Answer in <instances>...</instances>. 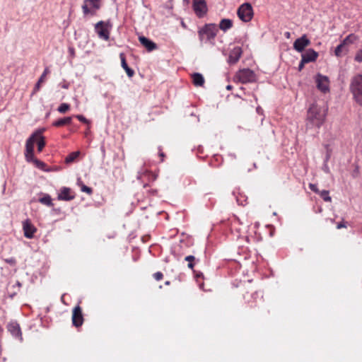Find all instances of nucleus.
I'll list each match as a JSON object with an SVG mask.
<instances>
[{"mask_svg":"<svg viewBox=\"0 0 362 362\" xmlns=\"http://www.w3.org/2000/svg\"><path fill=\"white\" fill-rule=\"evenodd\" d=\"M327 112L325 107L312 104L307 112L306 128L320 129L325 121Z\"/></svg>","mask_w":362,"mask_h":362,"instance_id":"1","label":"nucleus"},{"mask_svg":"<svg viewBox=\"0 0 362 362\" xmlns=\"http://www.w3.org/2000/svg\"><path fill=\"white\" fill-rule=\"evenodd\" d=\"M43 132L44 129H38L32 134L31 136L27 139L25 151V160L33 159L34 144L35 142L37 145V151L39 152L42 151L45 146V137L42 136Z\"/></svg>","mask_w":362,"mask_h":362,"instance_id":"2","label":"nucleus"},{"mask_svg":"<svg viewBox=\"0 0 362 362\" xmlns=\"http://www.w3.org/2000/svg\"><path fill=\"white\" fill-rule=\"evenodd\" d=\"M218 29L214 23H209L199 28L198 30L199 39L202 43L211 42L217 35Z\"/></svg>","mask_w":362,"mask_h":362,"instance_id":"3","label":"nucleus"},{"mask_svg":"<svg viewBox=\"0 0 362 362\" xmlns=\"http://www.w3.org/2000/svg\"><path fill=\"white\" fill-rule=\"evenodd\" d=\"M350 90L354 100L362 105V74H356L352 77L350 83Z\"/></svg>","mask_w":362,"mask_h":362,"instance_id":"4","label":"nucleus"},{"mask_svg":"<svg viewBox=\"0 0 362 362\" xmlns=\"http://www.w3.org/2000/svg\"><path fill=\"white\" fill-rule=\"evenodd\" d=\"M102 0H83L82 11L84 16H94L100 8Z\"/></svg>","mask_w":362,"mask_h":362,"instance_id":"5","label":"nucleus"},{"mask_svg":"<svg viewBox=\"0 0 362 362\" xmlns=\"http://www.w3.org/2000/svg\"><path fill=\"white\" fill-rule=\"evenodd\" d=\"M235 79L242 83H252L255 81L256 75L250 69H243L236 73Z\"/></svg>","mask_w":362,"mask_h":362,"instance_id":"6","label":"nucleus"},{"mask_svg":"<svg viewBox=\"0 0 362 362\" xmlns=\"http://www.w3.org/2000/svg\"><path fill=\"white\" fill-rule=\"evenodd\" d=\"M112 25L109 22L103 21L98 22L95 25V30L100 39L108 40Z\"/></svg>","mask_w":362,"mask_h":362,"instance_id":"7","label":"nucleus"},{"mask_svg":"<svg viewBox=\"0 0 362 362\" xmlns=\"http://www.w3.org/2000/svg\"><path fill=\"white\" fill-rule=\"evenodd\" d=\"M237 14L239 18L243 22H249L253 16V9L250 4L245 3L238 9Z\"/></svg>","mask_w":362,"mask_h":362,"instance_id":"8","label":"nucleus"},{"mask_svg":"<svg viewBox=\"0 0 362 362\" xmlns=\"http://www.w3.org/2000/svg\"><path fill=\"white\" fill-rule=\"evenodd\" d=\"M193 9L198 17H203L207 11L205 0H193Z\"/></svg>","mask_w":362,"mask_h":362,"instance_id":"9","label":"nucleus"},{"mask_svg":"<svg viewBox=\"0 0 362 362\" xmlns=\"http://www.w3.org/2000/svg\"><path fill=\"white\" fill-rule=\"evenodd\" d=\"M310 40L305 35L296 39L293 43V48L298 52H302L304 49L310 45Z\"/></svg>","mask_w":362,"mask_h":362,"instance_id":"10","label":"nucleus"},{"mask_svg":"<svg viewBox=\"0 0 362 362\" xmlns=\"http://www.w3.org/2000/svg\"><path fill=\"white\" fill-rule=\"evenodd\" d=\"M318 57V53L313 49H308L301 55V64L314 62Z\"/></svg>","mask_w":362,"mask_h":362,"instance_id":"11","label":"nucleus"},{"mask_svg":"<svg viewBox=\"0 0 362 362\" xmlns=\"http://www.w3.org/2000/svg\"><path fill=\"white\" fill-rule=\"evenodd\" d=\"M317 87L323 93L329 90V80L328 78L322 75L318 74L316 77Z\"/></svg>","mask_w":362,"mask_h":362,"instance_id":"12","label":"nucleus"},{"mask_svg":"<svg viewBox=\"0 0 362 362\" xmlns=\"http://www.w3.org/2000/svg\"><path fill=\"white\" fill-rule=\"evenodd\" d=\"M83 318L81 309L79 305L76 306L73 310L72 322L76 327H79L83 324Z\"/></svg>","mask_w":362,"mask_h":362,"instance_id":"13","label":"nucleus"},{"mask_svg":"<svg viewBox=\"0 0 362 362\" xmlns=\"http://www.w3.org/2000/svg\"><path fill=\"white\" fill-rule=\"evenodd\" d=\"M23 229L24 235L27 238H32L34 236V233L36 232V228L31 223V222L27 219L23 222Z\"/></svg>","mask_w":362,"mask_h":362,"instance_id":"14","label":"nucleus"},{"mask_svg":"<svg viewBox=\"0 0 362 362\" xmlns=\"http://www.w3.org/2000/svg\"><path fill=\"white\" fill-rule=\"evenodd\" d=\"M8 330L13 337L19 339L20 341L23 340L22 332L19 325L16 322H11L8 325Z\"/></svg>","mask_w":362,"mask_h":362,"instance_id":"15","label":"nucleus"},{"mask_svg":"<svg viewBox=\"0 0 362 362\" xmlns=\"http://www.w3.org/2000/svg\"><path fill=\"white\" fill-rule=\"evenodd\" d=\"M243 51L240 47H233L229 54L228 57V63L230 64H235L242 55Z\"/></svg>","mask_w":362,"mask_h":362,"instance_id":"16","label":"nucleus"},{"mask_svg":"<svg viewBox=\"0 0 362 362\" xmlns=\"http://www.w3.org/2000/svg\"><path fill=\"white\" fill-rule=\"evenodd\" d=\"M139 40L140 43L144 47H145L148 52H151L157 49L156 44L144 36L139 37Z\"/></svg>","mask_w":362,"mask_h":362,"instance_id":"17","label":"nucleus"},{"mask_svg":"<svg viewBox=\"0 0 362 362\" xmlns=\"http://www.w3.org/2000/svg\"><path fill=\"white\" fill-rule=\"evenodd\" d=\"M74 198V194L71 192V189L68 187H63L58 194V199L59 200L70 201Z\"/></svg>","mask_w":362,"mask_h":362,"instance_id":"18","label":"nucleus"},{"mask_svg":"<svg viewBox=\"0 0 362 362\" xmlns=\"http://www.w3.org/2000/svg\"><path fill=\"white\" fill-rule=\"evenodd\" d=\"M349 52V48L346 47L342 42H341L334 50V54L337 57H341L346 54Z\"/></svg>","mask_w":362,"mask_h":362,"instance_id":"19","label":"nucleus"},{"mask_svg":"<svg viewBox=\"0 0 362 362\" xmlns=\"http://www.w3.org/2000/svg\"><path fill=\"white\" fill-rule=\"evenodd\" d=\"M119 57H120V59H121L122 66L125 70L127 76L129 77L133 76V75L134 74V71L128 66V65H127V64L126 62L124 54L123 53H121L119 54Z\"/></svg>","mask_w":362,"mask_h":362,"instance_id":"20","label":"nucleus"},{"mask_svg":"<svg viewBox=\"0 0 362 362\" xmlns=\"http://www.w3.org/2000/svg\"><path fill=\"white\" fill-rule=\"evenodd\" d=\"M359 37L355 34H350L346 36L341 42L346 47L356 43L358 40Z\"/></svg>","mask_w":362,"mask_h":362,"instance_id":"21","label":"nucleus"},{"mask_svg":"<svg viewBox=\"0 0 362 362\" xmlns=\"http://www.w3.org/2000/svg\"><path fill=\"white\" fill-rule=\"evenodd\" d=\"M233 26V21L228 18H223L221 21L219 23V28L226 32Z\"/></svg>","mask_w":362,"mask_h":362,"instance_id":"22","label":"nucleus"},{"mask_svg":"<svg viewBox=\"0 0 362 362\" xmlns=\"http://www.w3.org/2000/svg\"><path fill=\"white\" fill-rule=\"evenodd\" d=\"M49 73V69L48 68H45L44 71H43V73H42V74L40 77L38 81L35 84V86L34 90H33V93H36L37 91H38L40 90L41 83H43L45 81L46 76Z\"/></svg>","mask_w":362,"mask_h":362,"instance_id":"23","label":"nucleus"},{"mask_svg":"<svg viewBox=\"0 0 362 362\" xmlns=\"http://www.w3.org/2000/svg\"><path fill=\"white\" fill-rule=\"evenodd\" d=\"M193 83L196 86H202L204 83V78L201 74L195 73L192 75Z\"/></svg>","mask_w":362,"mask_h":362,"instance_id":"24","label":"nucleus"},{"mask_svg":"<svg viewBox=\"0 0 362 362\" xmlns=\"http://www.w3.org/2000/svg\"><path fill=\"white\" fill-rule=\"evenodd\" d=\"M71 121H72L71 117H66L62 118V119H59L54 122L53 125L54 127H62L64 125L71 124Z\"/></svg>","mask_w":362,"mask_h":362,"instance_id":"25","label":"nucleus"},{"mask_svg":"<svg viewBox=\"0 0 362 362\" xmlns=\"http://www.w3.org/2000/svg\"><path fill=\"white\" fill-rule=\"evenodd\" d=\"M39 202L48 206H52L53 205L52 198L49 194H45L39 199Z\"/></svg>","mask_w":362,"mask_h":362,"instance_id":"26","label":"nucleus"},{"mask_svg":"<svg viewBox=\"0 0 362 362\" xmlns=\"http://www.w3.org/2000/svg\"><path fill=\"white\" fill-rule=\"evenodd\" d=\"M80 154V152L79 151H75V152H72L66 158H65V162L66 163H71L73 162Z\"/></svg>","mask_w":362,"mask_h":362,"instance_id":"27","label":"nucleus"},{"mask_svg":"<svg viewBox=\"0 0 362 362\" xmlns=\"http://www.w3.org/2000/svg\"><path fill=\"white\" fill-rule=\"evenodd\" d=\"M26 160L28 162H33V163H34L35 165H36V167H37L38 168L42 169V170H43L45 166V164L43 162H42V161L35 158L34 156H33V159H32V160Z\"/></svg>","mask_w":362,"mask_h":362,"instance_id":"28","label":"nucleus"},{"mask_svg":"<svg viewBox=\"0 0 362 362\" xmlns=\"http://www.w3.org/2000/svg\"><path fill=\"white\" fill-rule=\"evenodd\" d=\"M320 197L323 199L325 202H331L332 198L329 195V192L327 190H322L320 192Z\"/></svg>","mask_w":362,"mask_h":362,"instance_id":"29","label":"nucleus"},{"mask_svg":"<svg viewBox=\"0 0 362 362\" xmlns=\"http://www.w3.org/2000/svg\"><path fill=\"white\" fill-rule=\"evenodd\" d=\"M70 106L69 104L67 103H62L57 110L60 112V113H65L69 109Z\"/></svg>","mask_w":362,"mask_h":362,"instance_id":"30","label":"nucleus"},{"mask_svg":"<svg viewBox=\"0 0 362 362\" xmlns=\"http://www.w3.org/2000/svg\"><path fill=\"white\" fill-rule=\"evenodd\" d=\"M354 60L359 63L362 62V48L356 52Z\"/></svg>","mask_w":362,"mask_h":362,"instance_id":"31","label":"nucleus"},{"mask_svg":"<svg viewBox=\"0 0 362 362\" xmlns=\"http://www.w3.org/2000/svg\"><path fill=\"white\" fill-rule=\"evenodd\" d=\"M81 191L86 192L88 194H90L92 193V189L89 187H87L86 185H83L81 186Z\"/></svg>","mask_w":362,"mask_h":362,"instance_id":"32","label":"nucleus"},{"mask_svg":"<svg viewBox=\"0 0 362 362\" xmlns=\"http://www.w3.org/2000/svg\"><path fill=\"white\" fill-rule=\"evenodd\" d=\"M76 117L81 122H83V123H86V124H88V120L85 117H83V115H76Z\"/></svg>","mask_w":362,"mask_h":362,"instance_id":"33","label":"nucleus"},{"mask_svg":"<svg viewBox=\"0 0 362 362\" xmlns=\"http://www.w3.org/2000/svg\"><path fill=\"white\" fill-rule=\"evenodd\" d=\"M163 274L160 272H156L153 274V277L156 281H160L163 279Z\"/></svg>","mask_w":362,"mask_h":362,"instance_id":"34","label":"nucleus"},{"mask_svg":"<svg viewBox=\"0 0 362 362\" xmlns=\"http://www.w3.org/2000/svg\"><path fill=\"white\" fill-rule=\"evenodd\" d=\"M309 187H310V189L312 191H313V192H316V193H320V192L319 191V189H318V188H317V185H315V184H312V183H310V184L309 185Z\"/></svg>","mask_w":362,"mask_h":362,"instance_id":"35","label":"nucleus"},{"mask_svg":"<svg viewBox=\"0 0 362 362\" xmlns=\"http://www.w3.org/2000/svg\"><path fill=\"white\" fill-rule=\"evenodd\" d=\"M5 261L11 265L16 264V259L14 258L6 259H5Z\"/></svg>","mask_w":362,"mask_h":362,"instance_id":"36","label":"nucleus"},{"mask_svg":"<svg viewBox=\"0 0 362 362\" xmlns=\"http://www.w3.org/2000/svg\"><path fill=\"white\" fill-rule=\"evenodd\" d=\"M322 170L326 173H329V168L328 167V165H327V163H325L323 166H322Z\"/></svg>","mask_w":362,"mask_h":362,"instance_id":"37","label":"nucleus"},{"mask_svg":"<svg viewBox=\"0 0 362 362\" xmlns=\"http://www.w3.org/2000/svg\"><path fill=\"white\" fill-rule=\"evenodd\" d=\"M194 259L195 257L193 255H188L185 257V259L189 262H192V261H194Z\"/></svg>","mask_w":362,"mask_h":362,"instance_id":"38","label":"nucleus"},{"mask_svg":"<svg viewBox=\"0 0 362 362\" xmlns=\"http://www.w3.org/2000/svg\"><path fill=\"white\" fill-rule=\"evenodd\" d=\"M342 228H346V223L344 222H341V223H339L337 226V229H341Z\"/></svg>","mask_w":362,"mask_h":362,"instance_id":"39","label":"nucleus"},{"mask_svg":"<svg viewBox=\"0 0 362 362\" xmlns=\"http://www.w3.org/2000/svg\"><path fill=\"white\" fill-rule=\"evenodd\" d=\"M144 172H143L142 170L138 172V175H137V178L138 179H141L143 175H144Z\"/></svg>","mask_w":362,"mask_h":362,"instance_id":"40","label":"nucleus"},{"mask_svg":"<svg viewBox=\"0 0 362 362\" xmlns=\"http://www.w3.org/2000/svg\"><path fill=\"white\" fill-rule=\"evenodd\" d=\"M329 157H330V153L329 152H327L325 160V163H327V161L329 159Z\"/></svg>","mask_w":362,"mask_h":362,"instance_id":"41","label":"nucleus"},{"mask_svg":"<svg viewBox=\"0 0 362 362\" xmlns=\"http://www.w3.org/2000/svg\"><path fill=\"white\" fill-rule=\"evenodd\" d=\"M194 267V264L192 262H189L188 263V267L190 268V269H192Z\"/></svg>","mask_w":362,"mask_h":362,"instance_id":"42","label":"nucleus"},{"mask_svg":"<svg viewBox=\"0 0 362 362\" xmlns=\"http://www.w3.org/2000/svg\"><path fill=\"white\" fill-rule=\"evenodd\" d=\"M304 66V64H301V62L299 64V69L300 70Z\"/></svg>","mask_w":362,"mask_h":362,"instance_id":"43","label":"nucleus"},{"mask_svg":"<svg viewBox=\"0 0 362 362\" xmlns=\"http://www.w3.org/2000/svg\"><path fill=\"white\" fill-rule=\"evenodd\" d=\"M226 88L228 90H230L232 88V86L230 85L227 86Z\"/></svg>","mask_w":362,"mask_h":362,"instance_id":"44","label":"nucleus"},{"mask_svg":"<svg viewBox=\"0 0 362 362\" xmlns=\"http://www.w3.org/2000/svg\"><path fill=\"white\" fill-rule=\"evenodd\" d=\"M285 35H286V36L287 37H289V36H290V33H289L288 32L286 33V34H285Z\"/></svg>","mask_w":362,"mask_h":362,"instance_id":"45","label":"nucleus"},{"mask_svg":"<svg viewBox=\"0 0 362 362\" xmlns=\"http://www.w3.org/2000/svg\"><path fill=\"white\" fill-rule=\"evenodd\" d=\"M69 51H70L71 54H74V49H69Z\"/></svg>","mask_w":362,"mask_h":362,"instance_id":"46","label":"nucleus"},{"mask_svg":"<svg viewBox=\"0 0 362 362\" xmlns=\"http://www.w3.org/2000/svg\"><path fill=\"white\" fill-rule=\"evenodd\" d=\"M160 157H162V158H163V157H164V153H162V152H160Z\"/></svg>","mask_w":362,"mask_h":362,"instance_id":"47","label":"nucleus"},{"mask_svg":"<svg viewBox=\"0 0 362 362\" xmlns=\"http://www.w3.org/2000/svg\"><path fill=\"white\" fill-rule=\"evenodd\" d=\"M255 227H257H257L259 226V223H258V222H257V223H255Z\"/></svg>","mask_w":362,"mask_h":362,"instance_id":"48","label":"nucleus"},{"mask_svg":"<svg viewBox=\"0 0 362 362\" xmlns=\"http://www.w3.org/2000/svg\"><path fill=\"white\" fill-rule=\"evenodd\" d=\"M260 110H261V109H260V107H257V112H260Z\"/></svg>","mask_w":362,"mask_h":362,"instance_id":"49","label":"nucleus"},{"mask_svg":"<svg viewBox=\"0 0 362 362\" xmlns=\"http://www.w3.org/2000/svg\"><path fill=\"white\" fill-rule=\"evenodd\" d=\"M169 284H170V282H169V281H166V282H165V284H167V285H168Z\"/></svg>","mask_w":362,"mask_h":362,"instance_id":"50","label":"nucleus"}]
</instances>
